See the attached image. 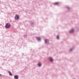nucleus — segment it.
I'll return each mask as SVG.
<instances>
[{"label": "nucleus", "instance_id": "nucleus-4", "mask_svg": "<svg viewBox=\"0 0 79 79\" xmlns=\"http://www.w3.org/2000/svg\"><path fill=\"white\" fill-rule=\"evenodd\" d=\"M54 4L55 5H59V2H55L54 3Z\"/></svg>", "mask_w": 79, "mask_h": 79}, {"label": "nucleus", "instance_id": "nucleus-12", "mask_svg": "<svg viewBox=\"0 0 79 79\" xmlns=\"http://www.w3.org/2000/svg\"><path fill=\"white\" fill-rule=\"evenodd\" d=\"M72 50H73V49H71L70 50V51H72Z\"/></svg>", "mask_w": 79, "mask_h": 79}, {"label": "nucleus", "instance_id": "nucleus-13", "mask_svg": "<svg viewBox=\"0 0 79 79\" xmlns=\"http://www.w3.org/2000/svg\"><path fill=\"white\" fill-rule=\"evenodd\" d=\"M2 76V74H0V76Z\"/></svg>", "mask_w": 79, "mask_h": 79}, {"label": "nucleus", "instance_id": "nucleus-10", "mask_svg": "<svg viewBox=\"0 0 79 79\" xmlns=\"http://www.w3.org/2000/svg\"><path fill=\"white\" fill-rule=\"evenodd\" d=\"M38 66H41V63H39L38 64Z\"/></svg>", "mask_w": 79, "mask_h": 79}, {"label": "nucleus", "instance_id": "nucleus-11", "mask_svg": "<svg viewBox=\"0 0 79 79\" xmlns=\"http://www.w3.org/2000/svg\"><path fill=\"white\" fill-rule=\"evenodd\" d=\"M57 39H59V36H57Z\"/></svg>", "mask_w": 79, "mask_h": 79}, {"label": "nucleus", "instance_id": "nucleus-5", "mask_svg": "<svg viewBox=\"0 0 79 79\" xmlns=\"http://www.w3.org/2000/svg\"><path fill=\"white\" fill-rule=\"evenodd\" d=\"M74 32V30H72L69 31L70 33H73Z\"/></svg>", "mask_w": 79, "mask_h": 79}, {"label": "nucleus", "instance_id": "nucleus-6", "mask_svg": "<svg viewBox=\"0 0 79 79\" xmlns=\"http://www.w3.org/2000/svg\"><path fill=\"white\" fill-rule=\"evenodd\" d=\"M37 40H40V37H38L37 38Z\"/></svg>", "mask_w": 79, "mask_h": 79}, {"label": "nucleus", "instance_id": "nucleus-1", "mask_svg": "<svg viewBox=\"0 0 79 79\" xmlns=\"http://www.w3.org/2000/svg\"><path fill=\"white\" fill-rule=\"evenodd\" d=\"M10 26H11V24L10 23H6L5 26L6 27L7 29H9L10 27Z\"/></svg>", "mask_w": 79, "mask_h": 79}, {"label": "nucleus", "instance_id": "nucleus-7", "mask_svg": "<svg viewBox=\"0 0 79 79\" xmlns=\"http://www.w3.org/2000/svg\"><path fill=\"white\" fill-rule=\"evenodd\" d=\"M45 43H48V40H45Z\"/></svg>", "mask_w": 79, "mask_h": 79}, {"label": "nucleus", "instance_id": "nucleus-3", "mask_svg": "<svg viewBox=\"0 0 79 79\" xmlns=\"http://www.w3.org/2000/svg\"><path fill=\"white\" fill-rule=\"evenodd\" d=\"M15 78V79H18V75H15L14 76Z\"/></svg>", "mask_w": 79, "mask_h": 79}, {"label": "nucleus", "instance_id": "nucleus-9", "mask_svg": "<svg viewBox=\"0 0 79 79\" xmlns=\"http://www.w3.org/2000/svg\"><path fill=\"white\" fill-rule=\"evenodd\" d=\"M9 73L10 76H12V73H11L10 72H9Z\"/></svg>", "mask_w": 79, "mask_h": 79}, {"label": "nucleus", "instance_id": "nucleus-8", "mask_svg": "<svg viewBox=\"0 0 79 79\" xmlns=\"http://www.w3.org/2000/svg\"><path fill=\"white\" fill-rule=\"evenodd\" d=\"M49 60H50L51 61H53V59H52V57H50Z\"/></svg>", "mask_w": 79, "mask_h": 79}, {"label": "nucleus", "instance_id": "nucleus-2", "mask_svg": "<svg viewBox=\"0 0 79 79\" xmlns=\"http://www.w3.org/2000/svg\"><path fill=\"white\" fill-rule=\"evenodd\" d=\"M19 15H15V19H19Z\"/></svg>", "mask_w": 79, "mask_h": 79}]
</instances>
